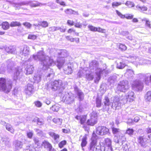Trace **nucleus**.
Instances as JSON below:
<instances>
[{
	"mask_svg": "<svg viewBox=\"0 0 151 151\" xmlns=\"http://www.w3.org/2000/svg\"><path fill=\"white\" fill-rule=\"evenodd\" d=\"M57 53L58 56L56 63L51 57L45 55L44 52L42 50L39 51L37 54H34L31 56L29 61H30L32 59H34L35 60L40 61L44 70H49L46 74L47 77L53 76L54 73L52 70L49 69L50 67L56 64L57 63L58 67L60 69L65 62L64 58L68 55V52L65 50H58L57 51Z\"/></svg>",
	"mask_w": 151,
	"mask_h": 151,
	"instance_id": "obj_1",
	"label": "nucleus"
},
{
	"mask_svg": "<svg viewBox=\"0 0 151 151\" xmlns=\"http://www.w3.org/2000/svg\"><path fill=\"white\" fill-rule=\"evenodd\" d=\"M89 67L90 69V73H88V71L87 70V68H85L83 69L79 70L78 73V75L81 77L83 76L86 72V78L89 81L92 80L93 78L92 73L95 70V73L97 76L94 80V82L96 83H98L100 80L101 75L107 71L106 69L102 70L99 68L98 63L96 60H93L90 63Z\"/></svg>",
	"mask_w": 151,
	"mask_h": 151,
	"instance_id": "obj_2",
	"label": "nucleus"
},
{
	"mask_svg": "<svg viewBox=\"0 0 151 151\" xmlns=\"http://www.w3.org/2000/svg\"><path fill=\"white\" fill-rule=\"evenodd\" d=\"M135 98L134 93L132 91L129 92L126 96L122 95L120 98L118 96H115L111 98V101H113L111 107L114 109H118L121 107V103L124 104L128 101H132Z\"/></svg>",
	"mask_w": 151,
	"mask_h": 151,
	"instance_id": "obj_3",
	"label": "nucleus"
},
{
	"mask_svg": "<svg viewBox=\"0 0 151 151\" xmlns=\"http://www.w3.org/2000/svg\"><path fill=\"white\" fill-rule=\"evenodd\" d=\"M7 1L9 2L16 9H19L24 5H29L32 7H35L38 6L44 5L45 4H42L37 2L32 1H24L20 3H13L12 1L9 0H7Z\"/></svg>",
	"mask_w": 151,
	"mask_h": 151,
	"instance_id": "obj_4",
	"label": "nucleus"
},
{
	"mask_svg": "<svg viewBox=\"0 0 151 151\" xmlns=\"http://www.w3.org/2000/svg\"><path fill=\"white\" fill-rule=\"evenodd\" d=\"M12 81L11 80H6L4 78H0V90L6 93L9 92L12 88Z\"/></svg>",
	"mask_w": 151,
	"mask_h": 151,
	"instance_id": "obj_5",
	"label": "nucleus"
},
{
	"mask_svg": "<svg viewBox=\"0 0 151 151\" xmlns=\"http://www.w3.org/2000/svg\"><path fill=\"white\" fill-rule=\"evenodd\" d=\"M98 137L94 133L93 134L91 141L90 143L89 150L90 151H105V147H102L100 149L98 148L97 146Z\"/></svg>",
	"mask_w": 151,
	"mask_h": 151,
	"instance_id": "obj_6",
	"label": "nucleus"
},
{
	"mask_svg": "<svg viewBox=\"0 0 151 151\" xmlns=\"http://www.w3.org/2000/svg\"><path fill=\"white\" fill-rule=\"evenodd\" d=\"M129 86L127 81L123 80L120 81L118 83L116 89L121 92H125L129 89Z\"/></svg>",
	"mask_w": 151,
	"mask_h": 151,
	"instance_id": "obj_7",
	"label": "nucleus"
},
{
	"mask_svg": "<svg viewBox=\"0 0 151 151\" xmlns=\"http://www.w3.org/2000/svg\"><path fill=\"white\" fill-rule=\"evenodd\" d=\"M63 85L62 81L60 80L55 81L50 83L48 85V88H51L53 91L59 89Z\"/></svg>",
	"mask_w": 151,
	"mask_h": 151,
	"instance_id": "obj_8",
	"label": "nucleus"
},
{
	"mask_svg": "<svg viewBox=\"0 0 151 151\" xmlns=\"http://www.w3.org/2000/svg\"><path fill=\"white\" fill-rule=\"evenodd\" d=\"M63 99V102L66 104H73L74 100L73 95L71 93L65 92Z\"/></svg>",
	"mask_w": 151,
	"mask_h": 151,
	"instance_id": "obj_9",
	"label": "nucleus"
},
{
	"mask_svg": "<svg viewBox=\"0 0 151 151\" xmlns=\"http://www.w3.org/2000/svg\"><path fill=\"white\" fill-rule=\"evenodd\" d=\"M90 117V119L88 120L86 123L88 125L93 126L97 122V113L96 112H92L91 114Z\"/></svg>",
	"mask_w": 151,
	"mask_h": 151,
	"instance_id": "obj_10",
	"label": "nucleus"
},
{
	"mask_svg": "<svg viewBox=\"0 0 151 151\" xmlns=\"http://www.w3.org/2000/svg\"><path fill=\"white\" fill-rule=\"evenodd\" d=\"M138 142L140 145L143 147H146L148 143H150L149 139L147 138L146 136L139 137L138 138Z\"/></svg>",
	"mask_w": 151,
	"mask_h": 151,
	"instance_id": "obj_11",
	"label": "nucleus"
},
{
	"mask_svg": "<svg viewBox=\"0 0 151 151\" xmlns=\"http://www.w3.org/2000/svg\"><path fill=\"white\" fill-rule=\"evenodd\" d=\"M133 89L137 91L142 90L143 88V84L139 80H136L132 83Z\"/></svg>",
	"mask_w": 151,
	"mask_h": 151,
	"instance_id": "obj_12",
	"label": "nucleus"
},
{
	"mask_svg": "<svg viewBox=\"0 0 151 151\" xmlns=\"http://www.w3.org/2000/svg\"><path fill=\"white\" fill-rule=\"evenodd\" d=\"M96 133L98 135L103 136L107 134L109 131L107 128L104 126H99L96 128Z\"/></svg>",
	"mask_w": 151,
	"mask_h": 151,
	"instance_id": "obj_13",
	"label": "nucleus"
},
{
	"mask_svg": "<svg viewBox=\"0 0 151 151\" xmlns=\"http://www.w3.org/2000/svg\"><path fill=\"white\" fill-rule=\"evenodd\" d=\"M22 75V68L18 67L15 69L13 76L14 80H16L20 78Z\"/></svg>",
	"mask_w": 151,
	"mask_h": 151,
	"instance_id": "obj_14",
	"label": "nucleus"
},
{
	"mask_svg": "<svg viewBox=\"0 0 151 151\" xmlns=\"http://www.w3.org/2000/svg\"><path fill=\"white\" fill-rule=\"evenodd\" d=\"M30 53L29 47L26 46L24 45L21 48L20 52V54L24 57H28Z\"/></svg>",
	"mask_w": 151,
	"mask_h": 151,
	"instance_id": "obj_15",
	"label": "nucleus"
},
{
	"mask_svg": "<svg viewBox=\"0 0 151 151\" xmlns=\"http://www.w3.org/2000/svg\"><path fill=\"white\" fill-rule=\"evenodd\" d=\"M24 91L26 94L29 96L31 95L34 92V86L32 84H28Z\"/></svg>",
	"mask_w": 151,
	"mask_h": 151,
	"instance_id": "obj_16",
	"label": "nucleus"
},
{
	"mask_svg": "<svg viewBox=\"0 0 151 151\" xmlns=\"http://www.w3.org/2000/svg\"><path fill=\"white\" fill-rule=\"evenodd\" d=\"M42 73L40 72H37L35 74L33 78V82L38 83L41 80Z\"/></svg>",
	"mask_w": 151,
	"mask_h": 151,
	"instance_id": "obj_17",
	"label": "nucleus"
},
{
	"mask_svg": "<svg viewBox=\"0 0 151 151\" xmlns=\"http://www.w3.org/2000/svg\"><path fill=\"white\" fill-rule=\"evenodd\" d=\"M134 71L130 68L127 69L125 74V76L128 78H132L134 75Z\"/></svg>",
	"mask_w": 151,
	"mask_h": 151,
	"instance_id": "obj_18",
	"label": "nucleus"
},
{
	"mask_svg": "<svg viewBox=\"0 0 151 151\" xmlns=\"http://www.w3.org/2000/svg\"><path fill=\"white\" fill-rule=\"evenodd\" d=\"M14 145L16 150H19L22 147L23 143L19 140H15L14 142Z\"/></svg>",
	"mask_w": 151,
	"mask_h": 151,
	"instance_id": "obj_19",
	"label": "nucleus"
},
{
	"mask_svg": "<svg viewBox=\"0 0 151 151\" xmlns=\"http://www.w3.org/2000/svg\"><path fill=\"white\" fill-rule=\"evenodd\" d=\"M48 134L53 139H54L56 141L58 140L60 136L59 135L56 134L52 131H49L48 132Z\"/></svg>",
	"mask_w": 151,
	"mask_h": 151,
	"instance_id": "obj_20",
	"label": "nucleus"
},
{
	"mask_svg": "<svg viewBox=\"0 0 151 151\" xmlns=\"http://www.w3.org/2000/svg\"><path fill=\"white\" fill-rule=\"evenodd\" d=\"M25 70L26 71L27 75L30 74L32 73L34 70V68L32 65H27L25 68Z\"/></svg>",
	"mask_w": 151,
	"mask_h": 151,
	"instance_id": "obj_21",
	"label": "nucleus"
},
{
	"mask_svg": "<svg viewBox=\"0 0 151 151\" xmlns=\"http://www.w3.org/2000/svg\"><path fill=\"white\" fill-rule=\"evenodd\" d=\"M138 76L141 77H143L144 78V81L146 84L148 85L150 83V77L148 76H146L145 74H139L138 75Z\"/></svg>",
	"mask_w": 151,
	"mask_h": 151,
	"instance_id": "obj_22",
	"label": "nucleus"
},
{
	"mask_svg": "<svg viewBox=\"0 0 151 151\" xmlns=\"http://www.w3.org/2000/svg\"><path fill=\"white\" fill-rule=\"evenodd\" d=\"M75 118L78 120H80V123L81 124H83L86 120V116H77L75 117Z\"/></svg>",
	"mask_w": 151,
	"mask_h": 151,
	"instance_id": "obj_23",
	"label": "nucleus"
},
{
	"mask_svg": "<svg viewBox=\"0 0 151 151\" xmlns=\"http://www.w3.org/2000/svg\"><path fill=\"white\" fill-rule=\"evenodd\" d=\"M42 145L44 148L47 150L52 146L51 143L46 140H44L42 142Z\"/></svg>",
	"mask_w": 151,
	"mask_h": 151,
	"instance_id": "obj_24",
	"label": "nucleus"
},
{
	"mask_svg": "<svg viewBox=\"0 0 151 151\" xmlns=\"http://www.w3.org/2000/svg\"><path fill=\"white\" fill-rule=\"evenodd\" d=\"M104 145L106 147H112L111 146V140L109 138L105 139L104 141Z\"/></svg>",
	"mask_w": 151,
	"mask_h": 151,
	"instance_id": "obj_25",
	"label": "nucleus"
},
{
	"mask_svg": "<svg viewBox=\"0 0 151 151\" xmlns=\"http://www.w3.org/2000/svg\"><path fill=\"white\" fill-rule=\"evenodd\" d=\"M75 91L76 92L80 100H82L83 98V94L80 90H79L77 88H75Z\"/></svg>",
	"mask_w": 151,
	"mask_h": 151,
	"instance_id": "obj_26",
	"label": "nucleus"
},
{
	"mask_svg": "<svg viewBox=\"0 0 151 151\" xmlns=\"http://www.w3.org/2000/svg\"><path fill=\"white\" fill-rule=\"evenodd\" d=\"M136 7L139 10L142 12L146 11L147 10V7L145 5L140 6L139 5H137L136 6Z\"/></svg>",
	"mask_w": 151,
	"mask_h": 151,
	"instance_id": "obj_27",
	"label": "nucleus"
},
{
	"mask_svg": "<svg viewBox=\"0 0 151 151\" xmlns=\"http://www.w3.org/2000/svg\"><path fill=\"white\" fill-rule=\"evenodd\" d=\"M145 98L146 101H151V91H148L146 93Z\"/></svg>",
	"mask_w": 151,
	"mask_h": 151,
	"instance_id": "obj_28",
	"label": "nucleus"
},
{
	"mask_svg": "<svg viewBox=\"0 0 151 151\" xmlns=\"http://www.w3.org/2000/svg\"><path fill=\"white\" fill-rule=\"evenodd\" d=\"M104 104L105 106L107 107L106 109V110H108L109 109V106L110 105L111 103L110 102L107 96H105L104 99Z\"/></svg>",
	"mask_w": 151,
	"mask_h": 151,
	"instance_id": "obj_29",
	"label": "nucleus"
},
{
	"mask_svg": "<svg viewBox=\"0 0 151 151\" xmlns=\"http://www.w3.org/2000/svg\"><path fill=\"white\" fill-rule=\"evenodd\" d=\"M87 137L86 135L85 134L84 136H83L82 139L81 146L82 147H85L87 145Z\"/></svg>",
	"mask_w": 151,
	"mask_h": 151,
	"instance_id": "obj_30",
	"label": "nucleus"
},
{
	"mask_svg": "<svg viewBox=\"0 0 151 151\" xmlns=\"http://www.w3.org/2000/svg\"><path fill=\"white\" fill-rule=\"evenodd\" d=\"M112 133L116 136L117 135H119L121 133V130L118 128H116L114 127H112Z\"/></svg>",
	"mask_w": 151,
	"mask_h": 151,
	"instance_id": "obj_31",
	"label": "nucleus"
},
{
	"mask_svg": "<svg viewBox=\"0 0 151 151\" xmlns=\"http://www.w3.org/2000/svg\"><path fill=\"white\" fill-rule=\"evenodd\" d=\"M53 122L58 125H60L62 124V120L58 118H54L52 120Z\"/></svg>",
	"mask_w": 151,
	"mask_h": 151,
	"instance_id": "obj_32",
	"label": "nucleus"
},
{
	"mask_svg": "<svg viewBox=\"0 0 151 151\" xmlns=\"http://www.w3.org/2000/svg\"><path fill=\"white\" fill-rule=\"evenodd\" d=\"M117 47L122 51L125 50L127 49V47L121 43H118L117 45Z\"/></svg>",
	"mask_w": 151,
	"mask_h": 151,
	"instance_id": "obj_33",
	"label": "nucleus"
},
{
	"mask_svg": "<svg viewBox=\"0 0 151 151\" xmlns=\"http://www.w3.org/2000/svg\"><path fill=\"white\" fill-rule=\"evenodd\" d=\"M117 140L116 142L119 143V142H122V143L125 140V137L122 134L121 135H119V137H117Z\"/></svg>",
	"mask_w": 151,
	"mask_h": 151,
	"instance_id": "obj_34",
	"label": "nucleus"
},
{
	"mask_svg": "<svg viewBox=\"0 0 151 151\" xmlns=\"http://www.w3.org/2000/svg\"><path fill=\"white\" fill-rule=\"evenodd\" d=\"M38 24L40 26L43 27H47L48 26V23L47 22L45 21H43L40 22Z\"/></svg>",
	"mask_w": 151,
	"mask_h": 151,
	"instance_id": "obj_35",
	"label": "nucleus"
},
{
	"mask_svg": "<svg viewBox=\"0 0 151 151\" xmlns=\"http://www.w3.org/2000/svg\"><path fill=\"white\" fill-rule=\"evenodd\" d=\"M6 129L12 133H13L14 132V130L12 126L10 124H7L6 125Z\"/></svg>",
	"mask_w": 151,
	"mask_h": 151,
	"instance_id": "obj_36",
	"label": "nucleus"
},
{
	"mask_svg": "<svg viewBox=\"0 0 151 151\" xmlns=\"http://www.w3.org/2000/svg\"><path fill=\"white\" fill-rule=\"evenodd\" d=\"M2 28L4 30H6L9 28V23L7 22H3L2 23Z\"/></svg>",
	"mask_w": 151,
	"mask_h": 151,
	"instance_id": "obj_37",
	"label": "nucleus"
},
{
	"mask_svg": "<svg viewBox=\"0 0 151 151\" xmlns=\"http://www.w3.org/2000/svg\"><path fill=\"white\" fill-rule=\"evenodd\" d=\"M60 107L58 105H55L50 108V109L54 111L57 112L59 110Z\"/></svg>",
	"mask_w": 151,
	"mask_h": 151,
	"instance_id": "obj_38",
	"label": "nucleus"
},
{
	"mask_svg": "<svg viewBox=\"0 0 151 151\" xmlns=\"http://www.w3.org/2000/svg\"><path fill=\"white\" fill-rule=\"evenodd\" d=\"M64 73L67 74H70L72 72V69L71 67L68 66V68L66 69H64Z\"/></svg>",
	"mask_w": 151,
	"mask_h": 151,
	"instance_id": "obj_39",
	"label": "nucleus"
},
{
	"mask_svg": "<svg viewBox=\"0 0 151 151\" xmlns=\"http://www.w3.org/2000/svg\"><path fill=\"white\" fill-rule=\"evenodd\" d=\"M134 132V130L132 129L128 128L126 131V133L130 136H132Z\"/></svg>",
	"mask_w": 151,
	"mask_h": 151,
	"instance_id": "obj_40",
	"label": "nucleus"
},
{
	"mask_svg": "<svg viewBox=\"0 0 151 151\" xmlns=\"http://www.w3.org/2000/svg\"><path fill=\"white\" fill-rule=\"evenodd\" d=\"M21 25L19 22L17 21L12 22L10 24V26L11 27L19 26Z\"/></svg>",
	"mask_w": 151,
	"mask_h": 151,
	"instance_id": "obj_41",
	"label": "nucleus"
},
{
	"mask_svg": "<svg viewBox=\"0 0 151 151\" xmlns=\"http://www.w3.org/2000/svg\"><path fill=\"white\" fill-rule=\"evenodd\" d=\"M126 66V65L123 62H120L117 63V67L119 69H122L124 68Z\"/></svg>",
	"mask_w": 151,
	"mask_h": 151,
	"instance_id": "obj_42",
	"label": "nucleus"
},
{
	"mask_svg": "<svg viewBox=\"0 0 151 151\" xmlns=\"http://www.w3.org/2000/svg\"><path fill=\"white\" fill-rule=\"evenodd\" d=\"M24 151H36L35 148L32 146H28L26 147V149Z\"/></svg>",
	"mask_w": 151,
	"mask_h": 151,
	"instance_id": "obj_43",
	"label": "nucleus"
},
{
	"mask_svg": "<svg viewBox=\"0 0 151 151\" xmlns=\"http://www.w3.org/2000/svg\"><path fill=\"white\" fill-rule=\"evenodd\" d=\"M125 4L129 8H131L134 7V3L130 1H127Z\"/></svg>",
	"mask_w": 151,
	"mask_h": 151,
	"instance_id": "obj_44",
	"label": "nucleus"
},
{
	"mask_svg": "<svg viewBox=\"0 0 151 151\" xmlns=\"http://www.w3.org/2000/svg\"><path fill=\"white\" fill-rule=\"evenodd\" d=\"M136 60L137 58L136 57L130 56L127 58V60L130 62H134V60Z\"/></svg>",
	"mask_w": 151,
	"mask_h": 151,
	"instance_id": "obj_45",
	"label": "nucleus"
},
{
	"mask_svg": "<svg viewBox=\"0 0 151 151\" xmlns=\"http://www.w3.org/2000/svg\"><path fill=\"white\" fill-rule=\"evenodd\" d=\"M96 106L97 107H99L101 105V100L99 98H96Z\"/></svg>",
	"mask_w": 151,
	"mask_h": 151,
	"instance_id": "obj_46",
	"label": "nucleus"
},
{
	"mask_svg": "<svg viewBox=\"0 0 151 151\" xmlns=\"http://www.w3.org/2000/svg\"><path fill=\"white\" fill-rule=\"evenodd\" d=\"M66 141L65 140H63L60 142L58 144V146L60 148H63L66 144Z\"/></svg>",
	"mask_w": 151,
	"mask_h": 151,
	"instance_id": "obj_47",
	"label": "nucleus"
},
{
	"mask_svg": "<svg viewBox=\"0 0 151 151\" xmlns=\"http://www.w3.org/2000/svg\"><path fill=\"white\" fill-rule=\"evenodd\" d=\"M109 81L111 83H114L116 81V77L115 76H111L109 78Z\"/></svg>",
	"mask_w": 151,
	"mask_h": 151,
	"instance_id": "obj_48",
	"label": "nucleus"
},
{
	"mask_svg": "<svg viewBox=\"0 0 151 151\" xmlns=\"http://www.w3.org/2000/svg\"><path fill=\"white\" fill-rule=\"evenodd\" d=\"M37 37V36L33 34H29L28 37V39L32 40H35Z\"/></svg>",
	"mask_w": 151,
	"mask_h": 151,
	"instance_id": "obj_49",
	"label": "nucleus"
},
{
	"mask_svg": "<svg viewBox=\"0 0 151 151\" xmlns=\"http://www.w3.org/2000/svg\"><path fill=\"white\" fill-rule=\"evenodd\" d=\"M35 131L37 132V134L39 136H44L43 132L41 130L38 129H35Z\"/></svg>",
	"mask_w": 151,
	"mask_h": 151,
	"instance_id": "obj_50",
	"label": "nucleus"
},
{
	"mask_svg": "<svg viewBox=\"0 0 151 151\" xmlns=\"http://www.w3.org/2000/svg\"><path fill=\"white\" fill-rule=\"evenodd\" d=\"M134 15L131 14H125V18L127 19H131L133 17Z\"/></svg>",
	"mask_w": 151,
	"mask_h": 151,
	"instance_id": "obj_51",
	"label": "nucleus"
},
{
	"mask_svg": "<svg viewBox=\"0 0 151 151\" xmlns=\"http://www.w3.org/2000/svg\"><path fill=\"white\" fill-rule=\"evenodd\" d=\"M124 150L125 151H132V148L130 146H128L127 145L124 146Z\"/></svg>",
	"mask_w": 151,
	"mask_h": 151,
	"instance_id": "obj_52",
	"label": "nucleus"
},
{
	"mask_svg": "<svg viewBox=\"0 0 151 151\" xmlns=\"http://www.w3.org/2000/svg\"><path fill=\"white\" fill-rule=\"evenodd\" d=\"M58 29H59L58 27H52L49 28V31H50L54 32L58 30Z\"/></svg>",
	"mask_w": 151,
	"mask_h": 151,
	"instance_id": "obj_53",
	"label": "nucleus"
},
{
	"mask_svg": "<svg viewBox=\"0 0 151 151\" xmlns=\"http://www.w3.org/2000/svg\"><path fill=\"white\" fill-rule=\"evenodd\" d=\"M88 27L91 31H96V27L92 25H89L88 26Z\"/></svg>",
	"mask_w": 151,
	"mask_h": 151,
	"instance_id": "obj_54",
	"label": "nucleus"
},
{
	"mask_svg": "<svg viewBox=\"0 0 151 151\" xmlns=\"http://www.w3.org/2000/svg\"><path fill=\"white\" fill-rule=\"evenodd\" d=\"M122 4L121 2H114L112 3V6L113 7L115 6H118Z\"/></svg>",
	"mask_w": 151,
	"mask_h": 151,
	"instance_id": "obj_55",
	"label": "nucleus"
},
{
	"mask_svg": "<svg viewBox=\"0 0 151 151\" xmlns=\"http://www.w3.org/2000/svg\"><path fill=\"white\" fill-rule=\"evenodd\" d=\"M33 135V132L32 131H29L27 132V135L28 138H31Z\"/></svg>",
	"mask_w": 151,
	"mask_h": 151,
	"instance_id": "obj_56",
	"label": "nucleus"
},
{
	"mask_svg": "<svg viewBox=\"0 0 151 151\" xmlns=\"http://www.w3.org/2000/svg\"><path fill=\"white\" fill-rule=\"evenodd\" d=\"M65 13L67 14H71L73 12V10L71 9H68L64 11Z\"/></svg>",
	"mask_w": 151,
	"mask_h": 151,
	"instance_id": "obj_57",
	"label": "nucleus"
},
{
	"mask_svg": "<svg viewBox=\"0 0 151 151\" xmlns=\"http://www.w3.org/2000/svg\"><path fill=\"white\" fill-rule=\"evenodd\" d=\"M116 12L117 15L121 18L124 19L125 18V15H123L121 12H119L118 10H116Z\"/></svg>",
	"mask_w": 151,
	"mask_h": 151,
	"instance_id": "obj_58",
	"label": "nucleus"
},
{
	"mask_svg": "<svg viewBox=\"0 0 151 151\" xmlns=\"http://www.w3.org/2000/svg\"><path fill=\"white\" fill-rule=\"evenodd\" d=\"M116 12L117 15L121 18L124 19L125 18V15H123L121 12H119L118 10H116Z\"/></svg>",
	"mask_w": 151,
	"mask_h": 151,
	"instance_id": "obj_59",
	"label": "nucleus"
},
{
	"mask_svg": "<svg viewBox=\"0 0 151 151\" xmlns=\"http://www.w3.org/2000/svg\"><path fill=\"white\" fill-rule=\"evenodd\" d=\"M116 12L117 15L121 18L124 19L125 18V15H123L121 12H119L118 10H116Z\"/></svg>",
	"mask_w": 151,
	"mask_h": 151,
	"instance_id": "obj_60",
	"label": "nucleus"
},
{
	"mask_svg": "<svg viewBox=\"0 0 151 151\" xmlns=\"http://www.w3.org/2000/svg\"><path fill=\"white\" fill-rule=\"evenodd\" d=\"M33 140L35 144L38 145L40 144L39 138H38L35 137H34Z\"/></svg>",
	"mask_w": 151,
	"mask_h": 151,
	"instance_id": "obj_61",
	"label": "nucleus"
},
{
	"mask_svg": "<svg viewBox=\"0 0 151 151\" xmlns=\"http://www.w3.org/2000/svg\"><path fill=\"white\" fill-rule=\"evenodd\" d=\"M35 105L38 107H41L42 105V103L40 101H36L35 102Z\"/></svg>",
	"mask_w": 151,
	"mask_h": 151,
	"instance_id": "obj_62",
	"label": "nucleus"
},
{
	"mask_svg": "<svg viewBox=\"0 0 151 151\" xmlns=\"http://www.w3.org/2000/svg\"><path fill=\"white\" fill-rule=\"evenodd\" d=\"M74 25L75 27L78 28H81L82 27V24L80 22H77L75 23Z\"/></svg>",
	"mask_w": 151,
	"mask_h": 151,
	"instance_id": "obj_63",
	"label": "nucleus"
},
{
	"mask_svg": "<svg viewBox=\"0 0 151 151\" xmlns=\"http://www.w3.org/2000/svg\"><path fill=\"white\" fill-rule=\"evenodd\" d=\"M23 25L27 27V28H29L31 27V24L29 22H26L23 24Z\"/></svg>",
	"mask_w": 151,
	"mask_h": 151,
	"instance_id": "obj_64",
	"label": "nucleus"
}]
</instances>
